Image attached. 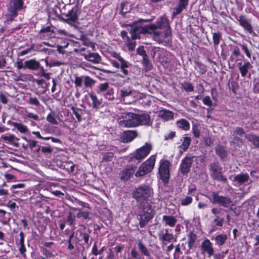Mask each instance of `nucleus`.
<instances>
[{"mask_svg": "<svg viewBox=\"0 0 259 259\" xmlns=\"http://www.w3.org/2000/svg\"><path fill=\"white\" fill-rule=\"evenodd\" d=\"M170 29L168 19L166 17L163 16L157 20L156 24L147 25L145 26L136 25L131 30L132 37L133 39L139 38L141 33H152L151 29H158L160 30Z\"/></svg>", "mask_w": 259, "mask_h": 259, "instance_id": "f257e3e1", "label": "nucleus"}, {"mask_svg": "<svg viewBox=\"0 0 259 259\" xmlns=\"http://www.w3.org/2000/svg\"><path fill=\"white\" fill-rule=\"evenodd\" d=\"M139 208L138 219L139 220V225L141 228L144 227L146 224L153 218L154 210L148 202L139 203Z\"/></svg>", "mask_w": 259, "mask_h": 259, "instance_id": "f03ea898", "label": "nucleus"}, {"mask_svg": "<svg viewBox=\"0 0 259 259\" xmlns=\"http://www.w3.org/2000/svg\"><path fill=\"white\" fill-rule=\"evenodd\" d=\"M152 190L147 185H141L136 188L133 192V197L139 203L147 202V200L152 196Z\"/></svg>", "mask_w": 259, "mask_h": 259, "instance_id": "7ed1b4c3", "label": "nucleus"}, {"mask_svg": "<svg viewBox=\"0 0 259 259\" xmlns=\"http://www.w3.org/2000/svg\"><path fill=\"white\" fill-rule=\"evenodd\" d=\"M152 149L151 144L146 143L143 146L138 149L136 152L131 155L129 158V162L136 163H139L144 159L150 153Z\"/></svg>", "mask_w": 259, "mask_h": 259, "instance_id": "20e7f679", "label": "nucleus"}, {"mask_svg": "<svg viewBox=\"0 0 259 259\" xmlns=\"http://www.w3.org/2000/svg\"><path fill=\"white\" fill-rule=\"evenodd\" d=\"M45 63L47 66L49 65L50 67L52 66H59L61 65L64 64L63 62L58 61H51L50 63L46 59H41L40 62L36 61L35 59H33V70H37L40 68V71L37 73H33L34 74L38 76H44L46 79H49L50 74L49 73H45L42 67H40V65Z\"/></svg>", "mask_w": 259, "mask_h": 259, "instance_id": "39448f33", "label": "nucleus"}, {"mask_svg": "<svg viewBox=\"0 0 259 259\" xmlns=\"http://www.w3.org/2000/svg\"><path fill=\"white\" fill-rule=\"evenodd\" d=\"M136 113L128 112L122 113L117 121L119 125L123 127H136Z\"/></svg>", "mask_w": 259, "mask_h": 259, "instance_id": "423d86ee", "label": "nucleus"}, {"mask_svg": "<svg viewBox=\"0 0 259 259\" xmlns=\"http://www.w3.org/2000/svg\"><path fill=\"white\" fill-rule=\"evenodd\" d=\"M150 31L153 34V39L159 44L168 43L171 39V30L167 29H151Z\"/></svg>", "mask_w": 259, "mask_h": 259, "instance_id": "0eeeda50", "label": "nucleus"}, {"mask_svg": "<svg viewBox=\"0 0 259 259\" xmlns=\"http://www.w3.org/2000/svg\"><path fill=\"white\" fill-rule=\"evenodd\" d=\"M155 161V156H151L146 161L143 162L140 166L138 170L135 174L136 177H142L150 172L154 168Z\"/></svg>", "mask_w": 259, "mask_h": 259, "instance_id": "6e6552de", "label": "nucleus"}, {"mask_svg": "<svg viewBox=\"0 0 259 259\" xmlns=\"http://www.w3.org/2000/svg\"><path fill=\"white\" fill-rule=\"evenodd\" d=\"M209 169L210 175L213 179L224 183L227 182V179L223 175L222 167L220 165L219 162L211 163L209 165Z\"/></svg>", "mask_w": 259, "mask_h": 259, "instance_id": "1a4fd4ad", "label": "nucleus"}, {"mask_svg": "<svg viewBox=\"0 0 259 259\" xmlns=\"http://www.w3.org/2000/svg\"><path fill=\"white\" fill-rule=\"evenodd\" d=\"M10 5L9 8L7 20L12 21L18 15V12L23 8V0H10Z\"/></svg>", "mask_w": 259, "mask_h": 259, "instance_id": "9d476101", "label": "nucleus"}, {"mask_svg": "<svg viewBox=\"0 0 259 259\" xmlns=\"http://www.w3.org/2000/svg\"><path fill=\"white\" fill-rule=\"evenodd\" d=\"M170 165V162L167 160H162L160 162L158 173L160 179L164 184H167L169 179V167Z\"/></svg>", "mask_w": 259, "mask_h": 259, "instance_id": "9b49d317", "label": "nucleus"}, {"mask_svg": "<svg viewBox=\"0 0 259 259\" xmlns=\"http://www.w3.org/2000/svg\"><path fill=\"white\" fill-rule=\"evenodd\" d=\"M212 203L218 204L224 207H229L232 205L231 198L228 196H220L219 192H213L211 193Z\"/></svg>", "mask_w": 259, "mask_h": 259, "instance_id": "f8f14e48", "label": "nucleus"}, {"mask_svg": "<svg viewBox=\"0 0 259 259\" xmlns=\"http://www.w3.org/2000/svg\"><path fill=\"white\" fill-rule=\"evenodd\" d=\"M197 157L191 154H187L182 160L180 171L183 175H187L190 170L192 163L197 160Z\"/></svg>", "mask_w": 259, "mask_h": 259, "instance_id": "ddd939ff", "label": "nucleus"}, {"mask_svg": "<svg viewBox=\"0 0 259 259\" xmlns=\"http://www.w3.org/2000/svg\"><path fill=\"white\" fill-rule=\"evenodd\" d=\"M136 126L141 125L150 126L152 125V122L150 116L148 114L146 113H136Z\"/></svg>", "mask_w": 259, "mask_h": 259, "instance_id": "4468645a", "label": "nucleus"}, {"mask_svg": "<svg viewBox=\"0 0 259 259\" xmlns=\"http://www.w3.org/2000/svg\"><path fill=\"white\" fill-rule=\"evenodd\" d=\"M244 130L241 127H237L233 131L232 134V142L238 145H242L244 142V140L242 138L245 136Z\"/></svg>", "mask_w": 259, "mask_h": 259, "instance_id": "2eb2a0df", "label": "nucleus"}, {"mask_svg": "<svg viewBox=\"0 0 259 259\" xmlns=\"http://www.w3.org/2000/svg\"><path fill=\"white\" fill-rule=\"evenodd\" d=\"M112 56L117 59L120 63V69L124 76L128 74L129 71L128 68H130L131 64L127 61H125L119 53H113Z\"/></svg>", "mask_w": 259, "mask_h": 259, "instance_id": "dca6fc26", "label": "nucleus"}, {"mask_svg": "<svg viewBox=\"0 0 259 259\" xmlns=\"http://www.w3.org/2000/svg\"><path fill=\"white\" fill-rule=\"evenodd\" d=\"M136 167V165H131L124 168L120 174L121 179L124 181L128 180L133 175Z\"/></svg>", "mask_w": 259, "mask_h": 259, "instance_id": "f3484780", "label": "nucleus"}, {"mask_svg": "<svg viewBox=\"0 0 259 259\" xmlns=\"http://www.w3.org/2000/svg\"><path fill=\"white\" fill-rule=\"evenodd\" d=\"M239 22V25L242 26L245 30L250 34L253 32L252 27L250 23V21L245 17L244 15H241L237 19Z\"/></svg>", "mask_w": 259, "mask_h": 259, "instance_id": "a211bd4d", "label": "nucleus"}, {"mask_svg": "<svg viewBox=\"0 0 259 259\" xmlns=\"http://www.w3.org/2000/svg\"><path fill=\"white\" fill-rule=\"evenodd\" d=\"M80 12L78 7H75L69 11L66 15V20L71 22H75L78 20V16Z\"/></svg>", "mask_w": 259, "mask_h": 259, "instance_id": "6ab92c4d", "label": "nucleus"}, {"mask_svg": "<svg viewBox=\"0 0 259 259\" xmlns=\"http://www.w3.org/2000/svg\"><path fill=\"white\" fill-rule=\"evenodd\" d=\"M84 59L93 63L98 64L101 61V57L98 53H89L82 54Z\"/></svg>", "mask_w": 259, "mask_h": 259, "instance_id": "aec40b11", "label": "nucleus"}, {"mask_svg": "<svg viewBox=\"0 0 259 259\" xmlns=\"http://www.w3.org/2000/svg\"><path fill=\"white\" fill-rule=\"evenodd\" d=\"M202 250L206 252L209 256H211L214 254V250L212 244L209 239H205L201 244Z\"/></svg>", "mask_w": 259, "mask_h": 259, "instance_id": "412c9836", "label": "nucleus"}, {"mask_svg": "<svg viewBox=\"0 0 259 259\" xmlns=\"http://www.w3.org/2000/svg\"><path fill=\"white\" fill-rule=\"evenodd\" d=\"M238 66L242 77L246 76L249 69L252 67V66L248 61H245L243 64L241 62L238 63Z\"/></svg>", "mask_w": 259, "mask_h": 259, "instance_id": "4be33fe9", "label": "nucleus"}, {"mask_svg": "<svg viewBox=\"0 0 259 259\" xmlns=\"http://www.w3.org/2000/svg\"><path fill=\"white\" fill-rule=\"evenodd\" d=\"M158 237L159 240L162 242L165 241L170 242L172 240L174 241H177V237H175L173 234L169 233L168 229H165L164 234H159Z\"/></svg>", "mask_w": 259, "mask_h": 259, "instance_id": "5701e85b", "label": "nucleus"}, {"mask_svg": "<svg viewBox=\"0 0 259 259\" xmlns=\"http://www.w3.org/2000/svg\"><path fill=\"white\" fill-rule=\"evenodd\" d=\"M249 180V176L247 173H241L234 177L233 181L237 182L239 185L248 182Z\"/></svg>", "mask_w": 259, "mask_h": 259, "instance_id": "b1692460", "label": "nucleus"}, {"mask_svg": "<svg viewBox=\"0 0 259 259\" xmlns=\"http://www.w3.org/2000/svg\"><path fill=\"white\" fill-rule=\"evenodd\" d=\"M137 136L136 131H127L123 133L122 138L124 142L128 143L133 141Z\"/></svg>", "mask_w": 259, "mask_h": 259, "instance_id": "393cba45", "label": "nucleus"}, {"mask_svg": "<svg viewBox=\"0 0 259 259\" xmlns=\"http://www.w3.org/2000/svg\"><path fill=\"white\" fill-rule=\"evenodd\" d=\"M158 116L167 121L173 118L174 113L168 110L162 109L158 112Z\"/></svg>", "mask_w": 259, "mask_h": 259, "instance_id": "a878e982", "label": "nucleus"}, {"mask_svg": "<svg viewBox=\"0 0 259 259\" xmlns=\"http://www.w3.org/2000/svg\"><path fill=\"white\" fill-rule=\"evenodd\" d=\"M162 221L166 226L174 227L177 222V220L172 215H164L162 217Z\"/></svg>", "mask_w": 259, "mask_h": 259, "instance_id": "bb28decb", "label": "nucleus"}, {"mask_svg": "<svg viewBox=\"0 0 259 259\" xmlns=\"http://www.w3.org/2000/svg\"><path fill=\"white\" fill-rule=\"evenodd\" d=\"M191 141V139L189 137H185L183 138L182 144L179 146L180 154H182L188 149L190 145Z\"/></svg>", "mask_w": 259, "mask_h": 259, "instance_id": "cd10ccee", "label": "nucleus"}, {"mask_svg": "<svg viewBox=\"0 0 259 259\" xmlns=\"http://www.w3.org/2000/svg\"><path fill=\"white\" fill-rule=\"evenodd\" d=\"M135 26H132L131 27V29L130 30V32L131 35H132V34L131 33V30L132 28L136 27ZM136 38H135L136 39ZM134 39L132 38V36L131 37H127V40H125V44L126 46L127 47L129 51H132L135 50V46H136V41H134Z\"/></svg>", "mask_w": 259, "mask_h": 259, "instance_id": "c85d7f7f", "label": "nucleus"}, {"mask_svg": "<svg viewBox=\"0 0 259 259\" xmlns=\"http://www.w3.org/2000/svg\"><path fill=\"white\" fill-rule=\"evenodd\" d=\"M177 126L184 131H188L190 128V124L185 119H181L177 121Z\"/></svg>", "mask_w": 259, "mask_h": 259, "instance_id": "c756f323", "label": "nucleus"}, {"mask_svg": "<svg viewBox=\"0 0 259 259\" xmlns=\"http://www.w3.org/2000/svg\"><path fill=\"white\" fill-rule=\"evenodd\" d=\"M227 235L225 234H219L215 238V241L217 245L221 246L225 243L227 240Z\"/></svg>", "mask_w": 259, "mask_h": 259, "instance_id": "7c9ffc66", "label": "nucleus"}, {"mask_svg": "<svg viewBox=\"0 0 259 259\" xmlns=\"http://www.w3.org/2000/svg\"><path fill=\"white\" fill-rule=\"evenodd\" d=\"M8 123L9 125H13L15 127V128H16L18 130V131H19L21 133H25L27 131V127L21 123L12 122L10 120L7 121V124Z\"/></svg>", "mask_w": 259, "mask_h": 259, "instance_id": "2f4dec72", "label": "nucleus"}, {"mask_svg": "<svg viewBox=\"0 0 259 259\" xmlns=\"http://www.w3.org/2000/svg\"><path fill=\"white\" fill-rule=\"evenodd\" d=\"M245 138L249 141L251 142L254 146L259 148V137H257L254 134H250L246 135Z\"/></svg>", "mask_w": 259, "mask_h": 259, "instance_id": "473e14b6", "label": "nucleus"}, {"mask_svg": "<svg viewBox=\"0 0 259 259\" xmlns=\"http://www.w3.org/2000/svg\"><path fill=\"white\" fill-rule=\"evenodd\" d=\"M138 249L141 253L145 256H149L150 252L147 247L142 243L141 240L138 242Z\"/></svg>", "mask_w": 259, "mask_h": 259, "instance_id": "72a5a7b5", "label": "nucleus"}, {"mask_svg": "<svg viewBox=\"0 0 259 259\" xmlns=\"http://www.w3.org/2000/svg\"><path fill=\"white\" fill-rule=\"evenodd\" d=\"M215 150L216 154L221 158H224L227 156V151L223 146L218 145Z\"/></svg>", "mask_w": 259, "mask_h": 259, "instance_id": "f704fd0d", "label": "nucleus"}, {"mask_svg": "<svg viewBox=\"0 0 259 259\" xmlns=\"http://www.w3.org/2000/svg\"><path fill=\"white\" fill-rule=\"evenodd\" d=\"M180 85L181 88L184 90L186 92H191L194 91V87L190 82L185 81L181 82Z\"/></svg>", "mask_w": 259, "mask_h": 259, "instance_id": "c9c22d12", "label": "nucleus"}, {"mask_svg": "<svg viewBox=\"0 0 259 259\" xmlns=\"http://www.w3.org/2000/svg\"><path fill=\"white\" fill-rule=\"evenodd\" d=\"M95 83V80L89 76H84L83 84L85 88H92Z\"/></svg>", "mask_w": 259, "mask_h": 259, "instance_id": "e433bc0d", "label": "nucleus"}, {"mask_svg": "<svg viewBox=\"0 0 259 259\" xmlns=\"http://www.w3.org/2000/svg\"><path fill=\"white\" fill-rule=\"evenodd\" d=\"M196 238H197V236L196 235L193 233V232H191L189 235H188V246L190 248H191L195 242V241L196 240Z\"/></svg>", "mask_w": 259, "mask_h": 259, "instance_id": "4c0bfd02", "label": "nucleus"}, {"mask_svg": "<svg viewBox=\"0 0 259 259\" xmlns=\"http://www.w3.org/2000/svg\"><path fill=\"white\" fill-rule=\"evenodd\" d=\"M143 64L145 67V70L146 72L151 70L153 67L152 63L148 59V57L143 59Z\"/></svg>", "mask_w": 259, "mask_h": 259, "instance_id": "58836bf2", "label": "nucleus"}, {"mask_svg": "<svg viewBox=\"0 0 259 259\" xmlns=\"http://www.w3.org/2000/svg\"><path fill=\"white\" fill-rule=\"evenodd\" d=\"M105 250V247L103 246L100 249H98L96 243H95L92 249V252L94 255H98L102 254Z\"/></svg>", "mask_w": 259, "mask_h": 259, "instance_id": "ea45409f", "label": "nucleus"}, {"mask_svg": "<svg viewBox=\"0 0 259 259\" xmlns=\"http://www.w3.org/2000/svg\"><path fill=\"white\" fill-rule=\"evenodd\" d=\"M1 139H2L6 143L12 144L15 139V136L13 135L8 136L3 135L1 136Z\"/></svg>", "mask_w": 259, "mask_h": 259, "instance_id": "a19ab883", "label": "nucleus"}, {"mask_svg": "<svg viewBox=\"0 0 259 259\" xmlns=\"http://www.w3.org/2000/svg\"><path fill=\"white\" fill-rule=\"evenodd\" d=\"M75 221V215L72 212H69L66 219L67 223L70 226H72L74 225Z\"/></svg>", "mask_w": 259, "mask_h": 259, "instance_id": "79ce46f5", "label": "nucleus"}, {"mask_svg": "<svg viewBox=\"0 0 259 259\" xmlns=\"http://www.w3.org/2000/svg\"><path fill=\"white\" fill-rule=\"evenodd\" d=\"M90 97L92 101L93 105L94 108L98 107L101 104V102L99 101L96 95L93 94H90Z\"/></svg>", "mask_w": 259, "mask_h": 259, "instance_id": "37998d69", "label": "nucleus"}, {"mask_svg": "<svg viewBox=\"0 0 259 259\" xmlns=\"http://www.w3.org/2000/svg\"><path fill=\"white\" fill-rule=\"evenodd\" d=\"M221 33L220 32H214L213 33V41L214 46H217L219 43L221 38Z\"/></svg>", "mask_w": 259, "mask_h": 259, "instance_id": "c03bdc74", "label": "nucleus"}, {"mask_svg": "<svg viewBox=\"0 0 259 259\" xmlns=\"http://www.w3.org/2000/svg\"><path fill=\"white\" fill-rule=\"evenodd\" d=\"M83 77L76 76L74 80V84L76 88H81L82 86V82L83 81Z\"/></svg>", "mask_w": 259, "mask_h": 259, "instance_id": "a18cd8bd", "label": "nucleus"}, {"mask_svg": "<svg viewBox=\"0 0 259 259\" xmlns=\"http://www.w3.org/2000/svg\"><path fill=\"white\" fill-rule=\"evenodd\" d=\"M47 120L50 123L54 124H57L58 122L55 117V114L54 112H51L48 114L47 117Z\"/></svg>", "mask_w": 259, "mask_h": 259, "instance_id": "49530a36", "label": "nucleus"}, {"mask_svg": "<svg viewBox=\"0 0 259 259\" xmlns=\"http://www.w3.org/2000/svg\"><path fill=\"white\" fill-rule=\"evenodd\" d=\"M192 201V197L188 196L181 199V204L183 206H186L191 203Z\"/></svg>", "mask_w": 259, "mask_h": 259, "instance_id": "de8ad7c7", "label": "nucleus"}, {"mask_svg": "<svg viewBox=\"0 0 259 259\" xmlns=\"http://www.w3.org/2000/svg\"><path fill=\"white\" fill-rule=\"evenodd\" d=\"M185 9H186L185 7L178 4V6L176 8H174V10L172 12V15L177 16V15H179Z\"/></svg>", "mask_w": 259, "mask_h": 259, "instance_id": "09e8293b", "label": "nucleus"}, {"mask_svg": "<svg viewBox=\"0 0 259 259\" xmlns=\"http://www.w3.org/2000/svg\"><path fill=\"white\" fill-rule=\"evenodd\" d=\"M90 212L88 211H79L76 214V217L78 218L82 217L85 220H90Z\"/></svg>", "mask_w": 259, "mask_h": 259, "instance_id": "8fccbe9b", "label": "nucleus"}, {"mask_svg": "<svg viewBox=\"0 0 259 259\" xmlns=\"http://www.w3.org/2000/svg\"><path fill=\"white\" fill-rule=\"evenodd\" d=\"M71 109L72 110L73 114L75 115L78 121H80L81 120V116L79 112L81 111V110L78 108L76 109L74 107H72Z\"/></svg>", "mask_w": 259, "mask_h": 259, "instance_id": "3c124183", "label": "nucleus"}, {"mask_svg": "<svg viewBox=\"0 0 259 259\" xmlns=\"http://www.w3.org/2000/svg\"><path fill=\"white\" fill-rule=\"evenodd\" d=\"M137 53L141 56L143 59L148 57L143 46H140L137 49Z\"/></svg>", "mask_w": 259, "mask_h": 259, "instance_id": "603ef678", "label": "nucleus"}, {"mask_svg": "<svg viewBox=\"0 0 259 259\" xmlns=\"http://www.w3.org/2000/svg\"><path fill=\"white\" fill-rule=\"evenodd\" d=\"M213 222L215 223L217 226L222 227L224 223V219L221 218L219 216H217L215 217Z\"/></svg>", "mask_w": 259, "mask_h": 259, "instance_id": "864d4df0", "label": "nucleus"}, {"mask_svg": "<svg viewBox=\"0 0 259 259\" xmlns=\"http://www.w3.org/2000/svg\"><path fill=\"white\" fill-rule=\"evenodd\" d=\"M109 88V84L108 83H101L98 86V90L97 91L98 93L100 94L103 92H104L107 90Z\"/></svg>", "mask_w": 259, "mask_h": 259, "instance_id": "5fc2aeb1", "label": "nucleus"}, {"mask_svg": "<svg viewBox=\"0 0 259 259\" xmlns=\"http://www.w3.org/2000/svg\"><path fill=\"white\" fill-rule=\"evenodd\" d=\"M131 258L128 257V259H140V255L136 249L134 248H132L131 251Z\"/></svg>", "mask_w": 259, "mask_h": 259, "instance_id": "6e6d98bb", "label": "nucleus"}, {"mask_svg": "<svg viewBox=\"0 0 259 259\" xmlns=\"http://www.w3.org/2000/svg\"><path fill=\"white\" fill-rule=\"evenodd\" d=\"M25 186V185L23 183H19L17 184H15V185H12L11 186V189L12 190L13 193H19L20 191H15L13 189H17V188H18V189L23 188H24Z\"/></svg>", "mask_w": 259, "mask_h": 259, "instance_id": "4d7b16f0", "label": "nucleus"}, {"mask_svg": "<svg viewBox=\"0 0 259 259\" xmlns=\"http://www.w3.org/2000/svg\"><path fill=\"white\" fill-rule=\"evenodd\" d=\"M6 206L9 207L11 210L15 211L16 208H18L16 203L12 201H9L7 204Z\"/></svg>", "mask_w": 259, "mask_h": 259, "instance_id": "13d9d810", "label": "nucleus"}, {"mask_svg": "<svg viewBox=\"0 0 259 259\" xmlns=\"http://www.w3.org/2000/svg\"><path fill=\"white\" fill-rule=\"evenodd\" d=\"M240 55V52L239 48L237 46L234 48V49L232 51V54L230 57V60L233 61L234 59L233 56L238 57Z\"/></svg>", "mask_w": 259, "mask_h": 259, "instance_id": "bf43d9fd", "label": "nucleus"}, {"mask_svg": "<svg viewBox=\"0 0 259 259\" xmlns=\"http://www.w3.org/2000/svg\"><path fill=\"white\" fill-rule=\"evenodd\" d=\"M14 66L17 67L18 70L24 69V64L22 60L19 58L17 59V62L15 63Z\"/></svg>", "mask_w": 259, "mask_h": 259, "instance_id": "052dcab7", "label": "nucleus"}, {"mask_svg": "<svg viewBox=\"0 0 259 259\" xmlns=\"http://www.w3.org/2000/svg\"><path fill=\"white\" fill-rule=\"evenodd\" d=\"M182 252L181 251L180 245L179 244L176 246L174 257L179 258Z\"/></svg>", "mask_w": 259, "mask_h": 259, "instance_id": "680f3d73", "label": "nucleus"}, {"mask_svg": "<svg viewBox=\"0 0 259 259\" xmlns=\"http://www.w3.org/2000/svg\"><path fill=\"white\" fill-rule=\"evenodd\" d=\"M203 103L204 105L209 107L212 106V101L209 96H206L203 99Z\"/></svg>", "mask_w": 259, "mask_h": 259, "instance_id": "e2e57ef3", "label": "nucleus"}, {"mask_svg": "<svg viewBox=\"0 0 259 259\" xmlns=\"http://www.w3.org/2000/svg\"><path fill=\"white\" fill-rule=\"evenodd\" d=\"M21 29V26L19 25L18 27H16L15 28H12L10 29H8L4 35V36H9L10 34L14 32L15 31L19 30Z\"/></svg>", "mask_w": 259, "mask_h": 259, "instance_id": "0e129e2a", "label": "nucleus"}, {"mask_svg": "<svg viewBox=\"0 0 259 259\" xmlns=\"http://www.w3.org/2000/svg\"><path fill=\"white\" fill-rule=\"evenodd\" d=\"M241 46L242 49L244 51L246 56L248 58H251V53H250L249 49H248L247 46L245 45H241Z\"/></svg>", "mask_w": 259, "mask_h": 259, "instance_id": "69168bd1", "label": "nucleus"}, {"mask_svg": "<svg viewBox=\"0 0 259 259\" xmlns=\"http://www.w3.org/2000/svg\"><path fill=\"white\" fill-rule=\"evenodd\" d=\"M26 68L32 69V59H30L24 62V69Z\"/></svg>", "mask_w": 259, "mask_h": 259, "instance_id": "338daca9", "label": "nucleus"}, {"mask_svg": "<svg viewBox=\"0 0 259 259\" xmlns=\"http://www.w3.org/2000/svg\"><path fill=\"white\" fill-rule=\"evenodd\" d=\"M222 209L220 207H215L211 209V212L214 215L215 217L219 216V214L221 212Z\"/></svg>", "mask_w": 259, "mask_h": 259, "instance_id": "774afa93", "label": "nucleus"}]
</instances>
